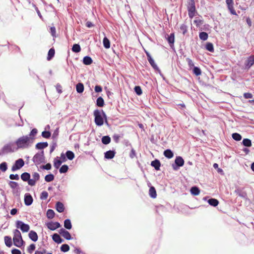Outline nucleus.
Instances as JSON below:
<instances>
[{
  "label": "nucleus",
  "mask_w": 254,
  "mask_h": 254,
  "mask_svg": "<svg viewBox=\"0 0 254 254\" xmlns=\"http://www.w3.org/2000/svg\"><path fill=\"white\" fill-rule=\"evenodd\" d=\"M17 150L30 148L33 143L31 137L27 135H23L18 138L14 142Z\"/></svg>",
  "instance_id": "f257e3e1"
},
{
  "label": "nucleus",
  "mask_w": 254,
  "mask_h": 254,
  "mask_svg": "<svg viewBox=\"0 0 254 254\" xmlns=\"http://www.w3.org/2000/svg\"><path fill=\"white\" fill-rule=\"evenodd\" d=\"M94 122L97 126H102L104 123V119L106 118V115L103 110L98 109L94 111Z\"/></svg>",
  "instance_id": "f03ea898"
},
{
  "label": "nucleus",
  "mask_w": 254,
  "mask_h": 254,
  "mask_svg": "<svg viewBox=\"0 0 254 254\" xmlns=\"http://www.w3.org/2000/svg\"><path fill=\"white\" fill-rule=\"evenodd\" d=\"M13 241L14 245L17 247L21 248L24 244V242L22 239L20 232L15 229L13 231Z\"/></svg>",
  "instance_id": "7ed1b4c3"
},
{
  "label": "nucleus",
  "mask_w": 254,
  "mask_h": 254,
  "mask_svg": "<svg viewBox=\"0 0 254 254\" xmlns=\"http://www.w3.org/2000/svg\"><path fill=\"white\" fill-rule=\"evenodd\" d=\"M17 151L14 142H9L5 144L0 149V156Z\"/></svg>",
  "instance_id": "20e7f679"
},
{
  "label": "nucleus",
  "mask_w": 254,
  "mask_h": 254,
  "mask_svg": "<svg viewBox=\"0 0 254 254\" xmlns=\"http://www.w3.org/2000/svg\"><path fill=\"white\" fill-rule=\"evenodd\" d=\"M188 14L190 18L193 17L195 15V5L194 0H189L188 5Z\"/></svg>",
  "instance_id": "39448f33"
},
{
  "label": "nucleus",
  "mask_w": 254,
  "mask_h": 254,
  "mask_svg": "<svg viewBox=\"0 0 254 254\" xmlns=\"http://www.w3.org/2000/svg\"><path fill=\"white\" fill-rule=\"evenodd\" d=\"M33 162L36 164L39 165L45 162V157L44 151H42L40 152L37 153L33 157L32 159Z\"/></svg>",
  "instance_id": "423d86ee"
},
{
  "label": "nucleus",
  "mask_w": 254,
  "mask_h": 254,
  "mask_svg": "<svg viewBox=\"0 0 254 254\" xmlns=\"http://www.w3.org/2000/svg\"><path fill=\"white\" fill-rule=\"evenodd\" d=\"M184 160L181 156H177L175 160V163L172 164V168L174 170H178L180 167L184 165Z\"/></svg>",
  "instance_id": "0eeeda50"
},
{
  "label": "nucleus",
  "mask_w": 254,
  "mask_h": 254,
  "mask_svg": "<svg viewBox=\"0 0 254 254\" xmlns=\"http://www.w3.org/2000/svg\"><path fill=\"white\" fill-rule=\"evenodd\" d=\"M16 227L17 229H20L23 232H27L30 229V226L28 224H25L20 220H17L16 222Z\"/></svg>",
  "instance_id": "6e6552de"
},
{
  "label": "nucleus",
  "mask_w": 254,
  "mask_h": 254,
  "mask_svg": "<svg viewBox=\"0 0 254 254\" xmlns=\"http://www.w3.org/2000/svg\"><path fill=\"white\" fill-rule=\"evenodd\" d=\"M24 165V161L21 159H18L15 161L14 164L13 165L11 168V171L12 172L16 171L21 169Z\"/></svg>",
  "instance_id": "1a4fd4ad"
},
{
  "label": "nucleus",
  "mask_w": 254,
  "mask_h": 254,
  "mask_svg": "<svg viewBox=\"0 0 254 254\" xmlns=\"http://www.w3.org/2000/svg\"><path fill=\"white\" fill-rule=\"evenodd\" d=\"M254 64V55L250 56L246 61L245 63V69H249Z\"/></svg>",
  "instance_id": "9d476101"
},
{
  "label": "nucleus",
  "mask_w": 254,
  "mask_h": 254,
  "mask_svg": "<svg viewBox=\"0 0 254 254\" xmlns=\"http://www.w3.org/2000/svg\"><path fill=\"white\" fill-rule=\"evenodd\" d=\"M32 179H30L29 182H28V185L30 186L35 185L36 181L40 179V175L37 172H34L32 174Z\"/></svg>",
  "instance_id": "9b49d317"
},
{
  "label": "nucleus",
  "mask_w": 254,
  "mask_h": 254,
  "mask_svg": "<svg viewBox=\"0 0 254 254\" xmlns=\"http://www.w3.org/2000/svg\"><path fill=\"white\" fill-rule=\"evenodd\" d=\"M46 225L48 229L52 231H54L61 227L60 223L58 222H50L47 223Z\"/></svg>",
  "instance_id": "f8f14e48"
},
{
  "label": "nucleus",
  "mask_w": 254,
  "mask_h": 254,
  "mask_svg": "<svg viewBox=\"0 0 254 254\" xmlns=\"http://www.w3.org/2000/svg\"><path fill=\"white\" fill-rule=\"evenodd\" d=\"M24 203L26 206H29L32 204L33 199L32 195L29 193H26L24 195Z\"/></svg>",
  "instance_id": "ddd939ff"
},
{
  "label": "nucleus",
  "mask_w": 254,
  "mask_h": 254,
  "mask_svg": "<svg viewBox=\"0 0 254 254\" xmlns=\"http://www.w3.org/2000/svg\"><path fill=\"white\" fill-rule=\"evenodd\" d=\"M147 60H148L149 64L151 65V66L153 68V69L154 70H155L156 71H158L160 74H161V70H160V69L158 67L157 65L155 63V62H154V60L153 59V58H152V57L148 56Z\"/></svg>",
  "instance_id": "4468645a"
},
{
  "label": "nucleus",
  "mask_w": 254,
  "mask_h": 254,
  "mask_svg": "<svg viewBox=\"0 0 254 254\" xmlns=\"http://www.w3.org/2000/svg\"><path fill=\"white\" fill-rule=\"evenodd\" d=\"M116 154L115 150H109L104 153V157L107 159L113 158Z\"/></svg>",
  "instance_id": "2eb2a0df"
},
{
  "label": "nucleus",
  "mask_w": 254,
  "mask_h": 254,
  "mask_svg": "<svg viewBox=\"0 0 254 254\" xmlns=\"http://www.w3.org/2000/svg\"><path fill=\"white\" fill-rule=\"evenodd\" d=\"M29 238L33 242H36L38 240V237L37 233L34 231L31 230L28 234Z\"/></svg>",
  "instance_id": "dca6fc26"
},
{
  "label": "nucleus",
  "mask_w": 254,
  "mask_h": 254,
  "mask_svg": "<svg viewBox=\"0 0 254 254\" xmlns=\"http://www.w3.org/2000/svg\"><path fill=\"white\" fill-rule=\"evenodd\" d=\"M52 239L53 241L57 244H61L64 241V240L62 239L60 236L57 233H55L52 235Z\"/></svg>",
  "instance_id": "f3484780"
},
{
  "label": "nucleus",
  "mask_w": 254,
  "mask_h": 254,
  "mask_svg": "<svg viewBox=\"0 0 254 254\" xmlns=\"http://www.w3.org/2000/svg\"><path fill=\"white\" fill-rule=\"evenodd\" d=\"M56 209L57 211L60 213L64 212V207L63 203L60 201H58L56 204Z\"/></svg>",
  "instance_id": "a211bd4d"
},
{
  "label": "nucleus",
  "mask_w": 254,
  "mask_h": 254,
  "mask_svg": "<svg viewBox=\"0 0 254 254\" xmlns=\"http://www.w3.org/2000/svg\"><path fill=\"white\" fill-rule=\"evenodd\" d=\"M151 165L153 167L155 170H159L161 163L159 160L155 159L151 162Z\"/></svg>",
  "instance_id": "6ab92c4d"
},
{
  "label": "nucleus",
  "mask_w": 254,
  "mask_h": 254,
  "mask_svg": "<svg viewBox=\"0 0 254 254\" xmlns=\"http://www.w3.org/2000/svg\"><path fill=\"white\" fill-rule=\"evenodd\" d=\"M167 41L171 47H172L174 46V43L175 41V35L174 33H171L170 35L168 36L167 38Z\"/></svg>",
  "instance_id": "aec40b11"
},
{
  "label": "nucleus",
  "mask_w": 254,
  "mask_h": 254,
  "mask_svg": "<svg viewBox=\"0 0 254 254\" xmlns=\"http://www.w3.org/2000/svg\"><path fill=\"white\" fill-rule=\"evenodd\" d=\"M37 132V129L34 128L31 130L30 133L28 135H26L27 136L31 137V138L32 139V142L33 143L34 142V141L35 138V136L36 135Z\"/></svg>",
  "instance_id": "412c9836"
},
{
  "label": "nucleus",
  "mask_w": 254,
  "mask_h": 254,
  "mask_svg": "<svg viewBox=\"0 0 254 254\" xmlns=\"http://www.w3.org/2000/svg\"><path fill=\"white\" fill-rule=\"evenodd\" d=\"M21 179L24 182H29L30 174L27 172H24L21 175Z\"/></svg>",
  "instance_id": "4be33fe9"
},
{
  "label": "nucleus",
  "mask_w": 254,
  "mask_h": 254,
  "mask_svg": "<svg viewBox=\"0 0 254 254\" xmlns=\"http://www.w3.org/2000/svg\"><path fill=\"white\" fill-rule=\"evenodd\" d=\"M48 146L47 142H39L36 144L35 147L37 149H43Z\"/></svg>",
  "instance_id": "5701e85b"
},
{
  "label": "nucleus",
  "mask_w": 254,
  "mask_h": 254,
  "mask_svg": "<svg viewBox=\"0 0 254 254\" xmlns=\"http://www.w3.org/2000/svg\"><path fill=\"white\" fill-rule=\"evenodd\" d=\"M163 154L166 158L168 159L172 158L174 156V153L173 151L170 149H167L165 150L164 151Z\"/></svg>",
  "instance_id": "b1692460"
},
{
  "label": "nucleus",
  "mask_w": 254,
  "mask_h": 254,
  "mask_svg": "<svg viewBox=\"0 0 254 254\" xmlns=\"http://www.w3.org/2000/svg\"><path fill=\"white\" fill-rule=\"evenodd\" d=\"M207 202L209 205L215 207L217 206L219 204V201L215 198H211L207 200Z\"/></svg>",
  "instance_id": "393cba45"
},
{
  "label": "nucleus",
  "mask_w": 254,
  "mask_h": 254,
  "mask_svg": "<svg viewBox=\"0 0 254 254\" xmlns=\"http://www.w3.org/2000/svg\"><path fill=\"white\" fill-rule=\"evenodd\" d=\"M93 62V60L89 56H85L83 59V63L85 65H90Z\"/></svg>",
  "instance_id": "a878e982"
},
{
  "label": "nucleus",
  "mask_w": 254,
  "mask_h": 254,
  "mask_svg": "<svg viewBox=\"0 0 254 254\" xmlns=\"http://www.w3.org/2000/svg\"><path fill=\"white\" fill-rule=\"evenodd\" d=\"M190 192L192 195H197L200 193V190L197 187L193 186L190 188Z\"/></svg>",
  "instance_id": "bb28decb"
},
{
  "label": "nucleus",
  "mask_w": 254,
  "mask_h": 254,
  "mask_svg": "<svg viewBox=\"0 0 254 254\" xmlns=\"http://www.w3.org/2000/svg\"><path fill=\"white\" fill-rule=\"evenodd\" d=\"M84 85L82 83L79 82L76 85V90L77 93H82L84 91Z\"/></svg>",
  "instance_id": "cd10ccee"
},
{
  "label": "nucleus",
  "mask_w": 254,
  "mask_h": 254,
  "mask_svg": "<svg viewBox=\"0 0 254 254\" xmlns=\"http://www.w3.org/2000/svg\"><path fill=\"white\" fill-rule=\"evenodd\" d=\"M55 54V49L53 48H51L48 51L47 60L48 61H50L54 57Z\"/></svg>",
  "instance_id": "c85d7f7f"
},
{
  "label": "nucleus",
  "mask_w": 254,
  "mask_h": 254,
  "mask_svg": "<svg viewBox=\"0 0 254 254\" xmlns=\"http://www.w3.org/2000/svg\"><path fill=\"white\" fill-rule=\"evenodd\" d=\"M149 195L153 198H155L157 196L156 191L154 187H151L149 191Z\"/></svg>",
  "instance_id": "c756f323"
},
{
  "label": "nucleus",
  "mask_w": 254,
  "mask_h": 254,
  "mask_svg": "<svg viewBox=\"0 0 254 254\" xmlns=\"http://www.w3.org/2000/svg\"><path fill=\"white\" fill-rule=\"evenodd\" d=\"M96 105L99 107H102L105 105L103 98L102 97H99L96 100Z\"/></svg>",
  "instance_id": "7c9ffc66"
},
{
  "label": "nucleus",
  "mask_w": 254,
  "mask_h": 254,
  "mask_svg": "<svg viewBox=\"0 0 254 254\" xmlns=\"http://www.w3.org/2000/svg\"><path fill=\"white\" fill-rule=\"evenodd\" d=\"M101 141L103 144L107 145L111 142V138L109 135L103 136L101 138Z\"/></svg>",
  "instance_id": "2f4dec72"
},
{
  "label": "nucleus",
  "mask_w": 254,
  "mask_h": 254,
  "mask_svg": "<svg viewBox=\"0 0 254 254\" xmlns=\"http://www.w3.org/2000/svg\"><path fill=\"white\" fill-rule=\"evenodd\" d=\"M5 245L8 247H11L12 243L11 238L9 236H5L4 238Z\"/></svg>",
  "instance_id": "473e14b6"
},
{
  "label": "nucleus",
  "mask_w": 254,
  "mask_h": 254,
  "mask_svg": "<svg viewBox=\"0 0 254 254\" xmlns=\"http://www.w3.org/2000/svg\"><path fill=\"white\" fill-rule=\"evenodd\" d=\"M64 227L68 230L71 229L72 225L70 219H66L64 221Z\"/></svg>",
  "instance_id": "72a5a7b5"
},
{
  "label": "nucleus",
  "mask_w": 254,
  "mask_h": 254,
  "mask_svg": "<svg viewBox=\"0 0 254 254\" xmlns=\"http://www.w3.org/2000/svg\"><path fill=\"white\" fill-rule=\"evenodd\" d=\"M199 37L200 40L205 41L208 39V35L205 32H201L199 34Z\"/></svg>",
  "instance_id": "f704fd0d"
},
{
  "label": "nucleus",
  "mask_w": 254,
  "mask_h": 254,
  "mask_svg": "<svg viewBox=\"0 0 254 254\" xmlns=\"http://www.w3.org/2000/svg\"><path fill=\"white\" fill-rule=\"evenodd\" d=\"M66 158L69 160H72L75 157L74 153L70 150H68L65 153Z\"/></svg>",
  "instance_id": "c9c22d12"
},
{
  "label": "nucleus",
  "mask_w": 254,
  "mask_h": 254,
  "mask_svg": "<svg viewBox=\"0 0 254 254\" xmlns=\"http://www.w3.org/2000/svg\"><path fill=\"white\" fill-rule=\"evenodd\" d=\"M47 217L48 219H53L55 216V212L52 209H48L47 211Z\"/></svg>",
  "instance_id": "e433bc0d"
},
{
  "label": "nucleus",
  "mask_w": 254,
  "mask_h": 254,
  "mask_svg": "<svg viewBox=\"0 0 254 254\" xmlns=\"http://www.w3.org/2000/svg\"><path fill=\"white\" fill-rule=\"evenodd\" d=\"M103 43L104 47L106 49H109L110 47V42L109 40L106 37H105L103 40Z\"/></svg>",
  "instance_id": "4c0bfd02"
},
{
  "label": "nucleus",
  "mask_w": 254,
  "mask_h": 254,
  "mask_svg": "<svg viewBox=\"0 0 254 254\" xmlns=\"http://www.w3.org/2000/svg\"><path fill=\"white\" fill-rule=\"evenodd\" d=\"M72 51L75 53H79L81 51L80 45L78 44H73L72 47Z\"/></svg>",
  "instance_id": "58836bf2"
},
{
  "label": "nucleus",
  "mask_w": 254,
  "mask_h": 254,
  "mask_svg": "<svg viewBox=\"0 0 254 254\" xmlns=\"http://www.w3.org/2000/svg\"><path fill=\"white\" fill-rule=\"evenodd\" d=\"M242 144L246 147H250L252 146V141L250 139L244 138L243 140Z\"/></svg>",
  "instance_id": "ea45409f"
},
{
  "label": "nucleus",
  "mask_w": 254,
  "mask_h": 254,
  "mask_svg": "<svg viewBox=\"0 0 254 254\" xmlns=\"http://www.w3.org/2000/svg\"><path fill=\"white\" fill-rule=\"evenodd\" d=\"M57 158L58 157L55 158L54 161V166L56 169H58L63 163L62 161L59 159H57Z\"/></svg>",
  "instance_id": "a19ab883"
},
{
  "label": "nucleus",
  "mask_w": 254,
  "mask_h": 254,
  "mask_svg": "<svg viewBox=\"0 0 254 254\" xmlns=\"http://www.w3.org/2000/svg\"><path fill=\"white\" fill-rule=\"evenodd\" d=\"M205 48L209 52H214L213 45L211 43H210V42L207 43L205 45Z\"/></svg>",
  "instance_id": "79ce46f5"
},
{
  "label": "nucleus",
  "mask_w": 254,
  "mask_h": 254,
  "mask_svg": "<svg viewBox=\"0 0 254 254\" xmlns=\"http://www.w3.org/2000/svg\"><path fill=\"white\" fill-rule=\"evenodd\" d=\"M54 176L52 174L47 175L45 177V180L47 182H51L54 180Z\"/></svg>",
  "instance_id": "37998d69"
},
{
  "label": "nucleus",
  "mask_w": 254,
  "mask_h": 254,
  "mask_svg": "<svg viewBox=\"0 0 254 254\" xmlns=\"http://www.w3.org/2000/svg\"><path fill=\"white\" fill-rule=\"evenodd\" d=\"M59 128L57 127L54 131L52 136V139H53V140L57 141L58 136L59 135Z\"/></svg>",
  "instance_id": "c03bdc74"
},
{
  "label": "nucleus",
  "mask_w": 254,
  "mask_h": 254,
  "mask_svg": "<svg viewBox=\"0 0 254 254\" xmlns=\"http://www.w3.org/2000/svg\"><path fill=\"white\" fill-rule=\"evenodd\" d=\"M68 170V166L66 165H63L59 169L61 174L65 173Z\"/></svg>",
  "instance_id": "a18cd8bd"
},
{
  "label": "nucleus",
  "mask_w": 254,
  "mask_h": 254,
  "mask_svg": "<svg viewBox=\"0 0 254 254\" xmlns=\"http://www.w3.org/2000/svg\"><path fill=\"white\" fill-rule=\"evenodd\" d=\"M192 71L193 73L196 76L200 75L201 74L200 68L197 66H194Z\"/></svg>",
  "instance_id": "49530a36"
},
{
  "label": "nucleus",
  "mask_w": 254,
  "mask_h": 254,
  "mask_svg": "<svg viewBox=\"0 0 254 254\" xmlns=\"http://www.w3.org/2000/svg\"><path fill=\"white\" fill-rule=\"evenodd\" d=\"M7 169V164L5 162H2L0 164V170L3 172H5Z\"/></svg>",
  "instance_id": "de8ad7c7"
},
{
  "label": "nucleus",
  "mask_w": 254,
  "mask_h": 254,
  "mask_svg": "<svg viewBox=\"0 0 254 254\" xmlns=\"http://www.w3.org/2000/svg\"><path fill=\"white\" fill-rule=\"evenodd\" d=\"M41 135L45 138H49L51 136V133L49 131L44 130L42 132Z\"/></svg>",
  "instance_id": "09e8293b"
},
{
  "label": "nucleus",
  "mask_w": 254,
  "mask_h": 254,
  "mask_svg": "<svg viewBox=\"0 0 254 254\" xmlns=\"http://www.w3.org/2000/svg\"><path fill=\"white\" fill-rule=\"evenodd\" d=\"M232 138L236 141H240L242 139V136L238 133H233L232 135Z\"/></svg>",
  "instance_id": "8fccbe9b"
},
{
  "label": "nucleus",
  "mask_w": 254,
  "mask_h": 254,
  "mask_svg": "<svg viewBox=\"0 0 254 254\" xmlns=\"http://www.w3.org/2000/svg\"><path fill=\"white\" fill-rule=\"evenodd\" d=\"M134 90L137 95H141L142 93V89L139 86H135Z\"/></svg>",
  "instance_id": "3c124183"
},
{
  "label": "nucleus",
  "mask_w": 254,
  "mask_h": 254,
  "mask_svg": "<svg viewBox=\"0 0 254 254\" xmlns=\"http://www.w3.org/2000/svg\"><path fill=\"white\" fill-rule=\"evenodd\" d=\"M69 250V247L67 244H63L61 247V251L63 252H66Z\"/></svg>",
  "instance_id": "603ef678"
},
{
  "label": "nucleus",
  "mask_w": 254,
  "mask_h": 254,
  "mask_svg": "<svg viewBox=\"0 0 254 254\" xmlns=\"http://www.w3.org/2000/svg\"><path fill=\"white\" fill-rule=\"evenodd\" d=\"M187 26L185 24H183L180 26V29L183 35H185L187 32Z\"/></svg>",
  "instance_id": "864d4df0"
},
{
  "label": "nucleus",
  "mask_w": 254,
  "mask_h": 254,
  "mask_svg": "<svg viewBox=\"0 0 254 254\" xmlns=\"http://www.w3.org/2000/svg\"><path fill=\"white\" fill-rule=\"evenodd\" d=\"M8 185H9L10 187L12 189H15L18 187V184L17 182L11 181H10L9 182Z\"/></svg>",
  "instance_id": "5fc2aeb1"
},
{
  "label": "nucleus",
  "mask_w": 254,
  "mask_h": 254,
  "mask_svg": "<svg viewBox=\"0 0 254 254\" xmlns=\"http://www.w3.org/2000/svg\"><path fill=\"white\" fill-rule=\"evenodd\" d=\"M228 9L230 11V13L233 15H237V13L234 8L233 5H230L227 6Z\"/></svg>",
  "instance_id": "6e6d98bb"
},
{
  "label": "nucleus",
  "mask_w": 254,
  "mask_h": 254,
  "mask_svg": "<svg viewBox=\"0 0 254 254\" xmlns=\"http://www.w3.org/2000/svg\"><path fill=\"white\" fill-rule=\"evenodd\" d=\"M48 196V193L46 191H43L41 193L40 198L43 200H45Z\"/></svg>",
  "instance_id": "4d7b16f0"
},
{
  "label": "nucleus",
  "mask_w": 254,
  "mask_h": 254,
  "mask_svg": "<svg viewBox=\"0 0 254 254\" xmlns=\"http://www.w3.org/2000/svg\"><path fill=\"white\" fill-rule=\"evenodd\" d=\"M36 248V247H35V245L34 244H31L28 248V252L30 253V254H31L33 253V252L35 250Z\"/></svg>",
  "instance_id": "13d9d810"
},
{
  "label": "nucleus",
  "mask_w": 254,
  "mask_h": 254,
  "mask_svg": "<svg viewBox=\"0 0 254 254\" xmlns=\"http://www.w3.org/2000/svg\"><path fill=\"white\" fill-rule=\"evenodd\" d=\"M64 239L69 240L72 239L70 234L66 231V232L62 236Z\"/></svg>",
  "instance_id": "bf43d9fd"
},
{
  "label": "nucleus",
  "mask_w": 254,
  "mask_h": 254,
  "mask_svg": "<svg viewBox=\"0 0 254 254\" xmlns=\"http://www.w3.org/2000/svg\"><path fill=\"white\" fill-rule=\"evenodd\" d=\"M51 164L49 163L46 164L45 165H43L40 167V168L47 170H49L51 169Z\"/></svg>",
  "instance_id": "052dcab7"
},
{
  "label": "nucleus",
  "mask_w": 254,
  "mask_h": 254,
  "mask_svg": "<svg viewBox=\"0 0 254 254\" xmlns=\"http://www.w3.org/2000/svg\"><path fill=\"white\" fill-rule=\"evenodd\" d=\"M121 137V136L118 134H114L113 136V140L116 143H118L119 142V140Z\"/></svg>",
  "instance_id": "680f3d73"
},
{
  "label": "nucleus",
  "mask_w": 254,
  "mask_h": 254,
  "mask_svg": "<svg viewBox=\"0 0 254 254\" xmlns=\"http://www.w3.org/2000/svg\"><path fill=\"white\" fill-rule=\"evenodd\" d=\"M9 179L10 180H18L19 179V177L18 174H10L9 175Z\"/></svg>",
  "instance_id": "e2e57ef3"
},
{
  "label": "nucleus",
  "mask_w": 254,
  "mask_h": 254,
  "mask_svg": "<svg viewBox=\"0 0 254 254\" xmlns=\"http://www.w3.org/2000/svg\"><path fill=\"white\" fill-rule=\"evenodd\" d=\"M50 33L53 37H56V28L54 26L51 27L50 28Z\"/></svg>",
  "instance_id": "0e129e2a"
},
{
  "label": "nucleus",
  "mask_w": 254,
  "mask_h": 254,
  "mask_svg": "<svg viewBox=\"0 0 254 254\" xmlns=\"http://www.w3.org/2000/svg\"><path fill=\"white\" fill-rule=\"evenodd\" d=\"M253 95L251 93H245L244 94V97L246 99H251L253 98Z\"/></svg>",
  "instance_id": "69168bd1"
},
{
  "label": "nucleus",
  "mask_w": 254,
  "mask_h": 254,
  "mask_svg": "<svg viewBox=\"0 0 254 254\" xmlns=\"http://www.w3.org/2000/svg\"><path fill=\"white\" fill-rule=\"evenodd\" d=\"M135 155H136L135 151L132 147H131V152L129 154V157L131 158H133L135 156Z\"/></svg>",
  "instance_id": "338daca9"
},
{
  "label": "nucleus",
  "mask_w": 254,
  "mask_h": 254,
  "mask_svg": "<svg viewBox=\"0 0 254 254\" xmlns=\"http://www.w3.org/2000/svg\"><path fill=\"white\" fill-rule=\"evenodd\" d=\"M11 253L12 254H21L20 251L16 249H12Z\"/></svg>",
  "instance_id": "774afa93"
}]
</instances>
